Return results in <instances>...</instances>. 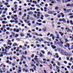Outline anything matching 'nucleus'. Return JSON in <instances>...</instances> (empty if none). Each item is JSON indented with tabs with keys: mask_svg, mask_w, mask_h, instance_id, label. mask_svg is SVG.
Segmentation results:
<instances>
[{
	"mask_svg": "<svg viewBox=\"0 0 73 73\" xmlns=\"http://www.w3.org/2000/svg\"><path fill=\"white\" fill-rule=\"evenodd\" d=\"M59 41H60L58 42V44L60 45V46H61V47H62V44H64V42H63L62 41V38H61L59 39Z\"/></svg>",
	"mask_w": 73,
	"mask_h": 73,
	"instance_id": "1",
	"label": "nucleus"
},
{
	"mask_svg": "<svg viewBox=\"0 0 73 73\" xmlns=\"http://www.w3.org/2000/svg\"><path fill=\"white\" fill-rule=\"evenodd\" d=\"M38 14L37 15L36 19H38L40 18V14L41 13L40 12H37Z\"/></svg>",
	"mask_w": 73,
	"mask_h": 73,
	"instance_id": "2",
	"label": "nucleus"
},
{
	"mask_svg": "<svg viewBox=\"0 0 73 73\" xmlns=\"http://www.w3.org/2000/svg\"><path fill=\"white\" fill-rule=\"evenodd\" d=\"M54 13V11H48V14H53V13Z\"/></svg>",
	"mask_w": 73,
	"mask_h": 73,
	"instance_id": "3",
	"label": "nucleus"
},
{
	"mask_svg": "<svg viewBox=\"0 0 73 73\" xmlns=\"http://www.w3.org/2000/svg\"><path fill=\"white\" fill-rule=\"evenodd\" d=\"M21 31V29L19 28V29H17L16 30V32H17V33H18L20 32V31Z\"/></svg>",
	"mask_w": 73,
	"mask_h": 73,
	"instance_id": "4",
	"label": "nucleus"
},
{
	"mask_svg": "<svg viewBox=\"0 0 73 73\" xmlns=\"http://www.w3.org/2000/svg\"><path fill=\"white\" fill-rule=\"evenodd\" d=\"M51 47H52V48L53 49H54L56 48V46L53 45H51Z\"/></svg>",
	"mask_w": 73,
	"mask_h": 73,
	"instance_id": "5",
	"label": "nucleus"
},
{
	"mask_svg": "<svg viewBox=\"0 0 73 73\" xmlns=\"http://www.w3.org/2000/svg\"><path fill=\"white\" fill-rule=\"evenodd\" d=\"M32 34L33 35H36V36H38V34L36 33H35V32L33 33Z\"/></svg>",
	"mask_w": 73,
	"mask_h": 73,
	"instance_id": "6",
	"label": "nucleus"
},
{
	"mask_svg": "<svg viewBox=\"0 0 73 73\" xmlns=\"http://www.w3.org/2000/svg\"><path fill=\"white\" fill-rule=\"evenodd\" d=\"M39 57H44V55L40 53L39 55Z\"/></svg>",
	"mask_w": 73,
	"mask_h": 73,
	"instance_id": "7",
	"label": "nucleus"
},
{
	"mask_svg": "<svg viewBox=\"0 0 73 73\" xmlns=\"http://www.w3.org/2000/svg\"><path fill=\"white\" fill-rule=\"evenodd\" d=\"M64 54L66 56H69V54H68L67 52H64Z\"/></svg>",
	"mask_w": 73,
	"mask_h": 73,
	"instance_id": "8",
	"label": "nucleus"
},
{
	"mask_svg": "<svg viewBox=\"0 0 73 73\" xmlns=\"http://www.w3.org/2000/svg\"><path fill=\"white\" fill-rule=\"evenodd\" d=\"M2 23L3 24H7V23H8V22H6L5 21H3L2 22Z\"/></svg>",
	"mask_w": 73,
	"mask_h": 73,
	"instance_id": "9",
	"label": "nucleus"
},
{
	"mask_svg": "<svg viewBox=\"0 0 73 73\" xmlns=\"http://www.w3.org/2000/svg\"><path fill=\"white\" fill-rule=\"evenodd\" d=\"M3 52H1V55H0V58L1 57H3Z\"/></svg>",
	"mask_w": 73,
	"mask_h": 73,
	"instance_id": "10",
	"label": "nucleus"
},
{
	"mask_svg": "<svg viewBox=\"0 0 73 73\" xmlns=\"http://www.w3.org/2000/svg\"><path fill=\"white\" fill-rule=\"evenodd\" d=\"M36 24H37V25H38L39 26H40L42 25V24L41 23H38L37 22H36Z\"/></svg>",
	"mask_w": 73,
	"mask_h": 73,
	"instance_id": "11",
	"label": "nucleus"
},
{
	"mask_svg": "<svg viewBox=\"0 0 73 73\" xmlns=\"http://www.w3.org/2000/svg\"><path fill=\"white\" fill-rule=\"evenodd\" d=\"M49 67L50 70H52V64L50 65Z\"/></svg>",
	"mask_w": 73,
	"mask_h": 73,
	"instance_id": "12",
	"label": "nucleus"
},
{
	"mask_svg": "<svg viewBox=\"0 0 73 73\" xmlns=\"http://www.w3.org/2000/svg\"><path fill=\"white\" fill-rule=\"evenodd\" d=\"M28 15H31L33 14V13L32 12H29V13H28Z\"/></svg>",
	"mask_w": 73,
	"mask_h": 73,
	"instance_id": "13",
	"label": "nucleus"
},
{
	"mask_svg": "<svg viewBox=\"0 0 73 73\" xmlns=\"http://www.w3.org/2000/svg\"><path fill=\"white\" fill-rule=\"evenodd\" d=\"M17 45V44L16 43H14L13 45V46L14 47H15V46H16Z\"/></svg>",
	"mask_w": 73,
	"mask_h": 73,
	"instance_id": "14",
	"label": "nucleus"
},
{
	"mask_svg": "<svg viewBox=\"0 0 73 73\" xmlns=\"http://www.w3.org/2000/svg\"><path fill=\"white\" fill-rule=\"evenodd\" d=\"M44 16L43 15H41V17H40V19L41 20H43L44 19Z\"/></svg>",
	"mask_w": 73,
	"mask_h": 73,
	"instance_id": "15",
	"label": "nucleus"
},
{
	"mask_svg": "<svg viewBox=\"0 0 73 73\" xmlns=\"http://www.w3.org/2000/svg\"><path fill=\"white\" fill-rule=\"evenodd\" d=\"M62 21L64 23H65L66 22V20L64 19V18H63L62 19Z\"/></svg>",
	"mask_w": 73,
	"mask_h": 73,
	"instance_id": "16",
	"label": "nucleus"
},
{
	"mask_svg": "<svg viewBox=\"0 0 73 73\" xmlns=\"http://www.w3.org/2000/svg\"><path fill=\"white\" fill-rule=\"evenodd\" d=\"M55 55L56 56V57L57 58H58L59 57V56L58 55V54L57 53H56L55 54Z\"/></svg>",
	"mask_w": 73,
	"mask_h": 73,
	"instance_id": "17",
	"label": "nucleus"
},
{
	"mask_svg": "<svg viewBox=\"0 0 73 73\" xmlns=\"http://www.w3.org/2000/svg\"><path fill=\"white\" fill-rule=\"evenodd\" d=\"M57 65L58 66H60V65H60V62H59L58 61H57Z\"/></svg>",
	"mask_w": 73,
	"mask_h": 73,
	"instance_id": "18",
	"label": "nucleus"
},
{
	"mask_svg": "<svg viewBox=\"0 0 73 73\" xmlns=\"http://www.w3.org/2000/svg\"><path fill=\"white\" fill-rule=\"evenodd\" d=\"M48 55H50V56H52V53H50V52H48Z\"/></svg>",
	"mask_w": 73,
	"mask_h": 73,
	"instance_id": "19",
	"label": "nucleus"
},
{
	"mask_svg": "<svg viewBox=\"0 0 73 73\" xmlns=\"http://www.w3.org/2000/svg\"><path fill=\"white\" fill-rule=\"evenodd\" d=\"M60 15H62V17H64V16H65L64 15V13H60Z\"/></svg>",
	"mask_w": 73,
	"mask_h": 73,
	"instance_id": "20",
	"label": "nucleus"
},
{
	"mask_svg": "<svg viewBox=\"0 0 73 73\" xmlns=\"http://www.w3.org/2000/svg\"><path fill=\"white\" fill-rule=\"evenodd\" d=\"M40 52H41V53H42V54H45V52H44V51L43 50H41L40 51Z\"/></svg>",
	"mask_w": 73,
	"mask_h": 73,
	"instance_id": "21",
	"label": "nucleus"
},
{
	"mask_svg": "<svg viewBox=\"0 0 73 73\" xmlns=\"http://www.w3.org/2000/svg\"><path fill=\"white\" fill-rule=\"evenodd\" d=\"M45 17H49L50 16L48 14H46L45 15Z\"/></svg>",
	"mask_w": 73,
	"mask_h": 73,
	"instance_id": "22",
	"label": "nucleus"
},
{
	"mask_svg": "<svg viewBox=\"0 0 73 73\" xmlns=\"http://www.w3.org/2000/svg\"><path fill=\"white\" fill-rule=\"evenodd\" d=\"M66 45L68 48H69V46H70V44H69V43H66Z\"/></svg>",
	"mask_w": 73,
	"mask_h": 73,
	"instance_id": "23",
	"label": "nucleus"
},
{
	"mask_svg": "<svg viewBox=\"0 0 73 73\" xmlns=\"http://www.w3.org/2000/svg\"><path fill=\"white\" fill-rule=\"evenodd\" d=\"M30 19H31V20H32L33 21H35V19H33V17H31L30 18Z\"/></svg>",
	"mask_w": 73,
	"mask_h": 73,
	"instance_id": "24",
	"label": "nucleus"
},
{
	"mask_svg": "<svg viewBox=\"0 0 73 73\" xmlns=\"http://www.w3.org/2000/svg\"><path fill=\"white\" fill-rule=\"evenodd\" d=\"M33 3H35V4H37V2H36V1H33Z\"/></svg>",
	"mask_w": 73,
	"mask_h": 73,
	"instance_id": "25",
	"label": "nucleus"
},
{
	"mask_svg": "<svg viewBox=\"0 0 73 73\" xmlns=\"http://www.w3.org/2000/svg\"><path fill=\"white\" fill-rule=\"evenodd\" d=\"M23 55H27V51H25V54H23Z\"/></svg>",
	"mask_w": 73,
	"mask_h": 73,
	"instance_id": "26",
	"label": "nucleus"
},
{
	"mask_svg": "<svg viewBox=\"0 0 73 73\" xmlns=\"http://www.w3.org/2000/svg\"><path fill=\"white\" fill-rule=\"evenodd\" d=\"M11 54H12V53L11 52H10L9 53L7 54V55H11Z\"/></svg>",
	"mask_w": 73,
	"mask_h": 73,
	"instance_id": "27",
	"label": "nucleus"
},
{
	"mask_svg": "<svg viewBox=\"0 0 73 73\" xmlns=\"http://www.w3.org/2000/svg\"><path fill=\"white\" fill-rule=\"evenodd\" d=\"M70 23L71 25H73V21H70Z\"/></svg>",
	"mask_w": 73,
	"mask_h": 73,
	"instance_id": "28",
	"label": "nucleus"
},
{
	"mask_svg": "<svg viewBox=\"0 0 73 73\" xmlns=\"http://www.w3.org/2000/svg\"><path fill=\"white\" fill-rule=\"evenodd\" d=\"M20 36L21 37H23V36H24L25 35L22 33H21L20 34Z\"/></svg>",
	"mask_w": 73,
	"mask_h": 73,
	"instance_id": "29",
	"label": "nucleus"
},
{
	"mask_svg": "<svg viewBox=\"0 0 73 73\" xmlns=\"http://www.w3.org/2000/svg\"><path fill=\"white\" fill-rule=\"evenodd\" d=\"M42 31H43V32H46V29H42Z\"/></svg>",
	"mask_w": 73,
	"mask_h": 73,
	"instance_id": "30",
	"label": "nucleus"
},
{
	"mask_svg": "<svg viewBox=\"0 0 73 73\" xmlns=\"http://www.w3.org/2000/svg\"><path fill=\"white\" fill-rule=\"evenodd\" d=\"M71 44L72 45H72L71 46V49L72 50V49H73V42L71 43Z\"/></svg>",
	"mask_w": 73,
	"mask_h": 73,
	"instance_id": "31",
	"label": "nucleus"
},
{
	"mask_svg": "<svg viewBox=\"0 0 73 73\" xmlns=\"http://www.w3.org/2000/svg\"><path fill=\"white\" fill-rule=\"evenodd\" d=\"M1 48H2V52H4V50H5L4 48V47H1Z\"/></svg>",
	"mask_w": 73,
	"mask_h": 73,
	"instance_id": "32",
	"label": "nucleus"
},
{
	"mask_svg": "<svg viewBox=\"0 0 73 73\" xmlns=\"http://www.w3.org/2000/svg\"><path fill=\"white\" fill-rule=\"evenodd\" d=\"M55 10H58V7H56L55 8Z\"/></svg>",
	"mask_w": 73,
	"mask_h": 73,
	"instance_id": "33",
	"label": "nucleus"
},
{
	"mask_svg": "<svg viewBox=\"0 0 73 73\" xmlns=\"http://www.w3.org/2000/svg\"><path fill=\"white\" fill-rule=\"evenodd\" d=\"M3 53L4 54V55H5V54L6 55H7V53L6 52H3Z\"/></svg>",
	"mask_w": 73,
	"mask_h": 73,
	"instance_id": "34",
	"label": "nucleus"
},
{
	"mask_svg": "<svg viewBox=\"0 0 73 73\" xmlns=\"http://www.w3.org/2000/svg\"><path fill=\"white\" fill-rule=\"evenodd\" d=\"M18 36H19V34H16V35L15 36V38H16V37H18Z\"/></svg>",
	"mask_w": 73,
	"mask_h": 73,
	"instance_id": "35",
	"label": "nucleus"
},
{
	"mask_svg": "<svg viewBox=\"0 0 73 73\" xmlns=\"http://www.w3.org/2000/svg\"><path fill=\"white\" fill-rule=\"evenodd\" d=\"M10 23H15V21L14 20H11L10 21Z\"/></svg>",
	"mask_w": 73,
	"mask_h": 73,
	"instance_id": "36",
	"label": "nucleus"
},
{
	"mask_svg": "<svg viewBox=\"0 0 73 73\" xmlns=\"http://www.w3.org/2000/svg\"><path fill=\"white\" fill-rule=\"evenodd\" d=\"M56 69L57 70H59V69H60V67H59L58 66H56Z\"/></svg>",
	"mask_w": 73,
	"mask_h": 73,
	"instance_id": "37",
	"label": "nucleus"
},
{
	"mask_svg": "<svg viewBox=\"0 0 73 73\" xmlns=\"http://www.w3.org/2000/svg\"><path fill=\"white\" fill-rule=\"evenodd\" d=\"M31 66H34V67H35L36 68V66L34 64H31Z\"/></svg>",
	"mask_w": 73,
	"mask_h": 73,
	"instance_id": "38",
	"label": "nucleus"
},
{
	"mask_svg": "<svg viewBox=\"0 0 73 73\" xmlns=\"http://www.w3.org/2000/svg\"><path fill=\"white\" fill-rule=\"evenodd\" d=\"M30 71H32V72H34V70L33 69H30Z\"/></svg>",
	"mask_w": 73,
	"mask_h": 73,
	"instance_id": "39",
	"label": "nucleus"
},
{
	"mask_svg": "<svg viewBox=\"0 0 73 73\" xmlns=\"http://www.w3.org/2000/svg\"><path fill=\"white\" fill-rule=\"evenodd\" d=\"M66 7H70V4H67L66 5Z\"/></svg>",
	"mask_w": 73,
	"mask_h": 73,
	"instance_id": "40",
	"label": "nucleus"
},
{
	"mask_svg": "<svg viewBox=\"0 0 73 73\" xmlns=\"http://www.w3.org/2000/svg\"><path fill=\"white\" fill-rule=\"evenodd\" d=\"M37 21H38V22H39V23H41V22L42 21L41 20L39 19Z\"/></svg>",
	"mask_w": 73,
	"mask_h": 73,
	"instance_id": "41",
	"label": "nucleus"
},
{
	"mask_svg": "<svg viewBox=\"0 0 73 73\" xmlns=\"http://www.w3.org/2000/svg\"><path fill=\"white\" fill-rule=\"evenodd\" d=\"M62 54H64V50H62Z\"/></svg>",
	"mask_w": 73,
	"mask_h": 73,
	"instance_id": "42",
	"label": "nucleus"
},
{
	"mask_svg": "<svg viewBox=\"0 0 73 73\" xmlns=\"http://www.w3.org/2000/svg\"><path fill=\"white\" fill-rule=\"evenodd\" d=\"M33 15L34 17H36V18L37 17L36 16V14H34Z\"/></svg>",
	"mask_w": 73,
	"mask_h": 73,
	"instance_id": "43",
	"label": "nucleus"
},
{
	"mask_svg": "<svg viewBox=\"0 0 73 73\" xmlns=\"http://www.w3.org/2000/svg\"><path fill=\"white\" fill-rule=\"evenodd\" d=\"M34 60H35L36 61H37V60H38V58H34Z\"/></svg>",
	"mask_w": 73,
	"mask_h": 73,
	"instance_id": "44",
	"label": "nucleus"
},
{
	"mask_svg": "<svg viewBox=\"0 0 73 73\" xmlns=\"http://www.w3.org/2000/svg\"><path fill=\"white\" fill-rule=\"evenodd\" d=\"M61 17V15H60V14L58 15V18H60Z\"/></svg>",
	"mask_w": 73,
	"mask_h": 73,
	"instance_id": "45",
	"label": "nucleus"
},
{
	"mask_svg": "<svg viewBox=\"0 0 73 73\" xmlns=\"http://www.w3.org/2000/svg\"><path fill=\"white\" fill-rule=\"evenodd\" d=\"M52 40H54V38H55L54 37V36H52Z\"/></svg>",
	"mask_w": 73,
	"mask_h": 73,
	"instance_id": "46",
	"label": "nucleus"
},
{
	"mask_svg": "<svg viewBox=\"0 0 73 73\" xmlns=\"http://www.w3.org/2000/svg\"><path fill=\"white\" fill-rule=\"evenodd\" d=\"M7 12V11H4L2 13V14H5Z\"/></svg>",
	"mask_w": 73,
	"mask_h": 73,
	"instance_id": "47",
	"label": "nucleus"
},
{
	"mask_svg": "<svg viewBox=\"0 0 73 73\" xmlns=\"http://www.w3.org/2000/svg\"><path fill=\"white\" fill-rule=\"evenodd\" d=\"M70 29L68 28V30H67V32H69L70 31Z\"/></svg>",
	"mask_w": 73,
	"mask_h": 73,
	"instance_id": "48",
	"label": "nucleus"
},
{
	"mask_svg": "<svg viewBox=\"0 0 73 73\" xmlns=\"http://www.w3.org/2000/svg\"><path fill=\"white\" fill-rule=\"evenodd\" d=\"M24 21H25V23H26L27 22V20L26 19H25L24 20Z\"/></svg>",
	"mask_w": 73,
	"mask_h": 73,
	"instance_id": "49",
	"label": "nucleus"
},
{
	"mask_svg": "<svg viewBox=\"0 0 73 73\" xmlns=\"http://www.w3.org/2000/svg\"><path fill=\"white\" fill-rule=\"evenodd\" d=\"M36 62L39 64H40V63L39 62V61H38V60H36Z\"/></svg>",
	"mask_w": 73,
	"mask_h": 73,
	"instance_id": "50",
	"label": "nucleus"
},
{
	"mask_svg": "<svg viewBox=\"0 0 73 73\" xmlns=\"http://www.w3.org/2000/svg\"><path fill=\"white\" fill-rule=\"evenodd\" d=\"M23 59H24L23 58H21L20 60H21V62H22L23 60Z\"/></svg>",
	"mask_w": 73,
	"mask_h": 73,
	"instance_id": "51",
	"label": "nucleus"
},
{
	"mask_svg": "<svg viewBox=\"0 0 73 73\" xmlns=\"http://www.w3.org/2000/svg\"><path fill=\"white\" fill-rule=\"evenodd\" d=\"M5 5H8V3H5Z\"/></svg>",
	"mask_w": 73,
	"mask_h": 73,
	"instance_id": "52",
	"label": "nucleus"
},
{
	"mask_svg": "<svg viewBox=\"0 0 73 73\" xmlns=\"http://www.w3.org/2000/svg\"><path fill=\"white\" fill-rule=\"evenodd\" d=\"M6 26L5 25H3V28H5Z\"/></svg>",
	"mask_w": 73,
	"mask_h": 73,
	"instance_id": "53",
	"label": "nucleus"
},
{
	"mask_svg": "<svg viewBox=\"0 0 73 73\" xmlns=\"http://www.w3.org/2000/svg\"><path fill=\"white\" fill-rule=\"evenodd\" d=\"M6 29L8 31H9V29H10V28H9V27H7V28Z\"/></svg>",
	"mask_w": 73,
	"mask_h": 73,
	"instance_id": "54",
	"label": "nucleus"
},
{
	"mask_svg": "<svg viewBox=\"0 0 73 73\" xmlns=\"http://www.w3.org/2000/svg\"><path fill=\"white\" fill-rule=\"evenodd\" d=\"M73 7V4H70V7Z\"/></svg>",
	"mask_w": 73,
	"mask_h": 73,
	"instance_id": "55",
	"label": "nucleus"
},
{
	"mask_svg": "<svg viewBox=\"0 0 73 73\" xmlns=\"http://www.w3.org/2000/svg\"><path fill=\"white\" fill-rule=\"evenodd\" d=\"M22 13L21 12H19V15H22Z\"/></svg>",
	"mask_w": 73,
	"mask_h": 73,
	"instance_id": "56",
	"label": "nucleus"
},
{
	"mask_svg": "<svg viewBox=\"0 0 73 73\" xmlns=\"http://www.w3.org/2000/svg\"><path fill=\"white\" fill-rule=\"evenodd\" d=\"M36 46L37 47L39 48V47H40V44H37Z\"/></svg>",
	"mask_w": 73,
	"mask_h": 73,
	"instance_id": "57",
	"label": "nucleus"
},
{
	"mask_svg": "<svg viewBox=\"0 0 73 73\" xmlns=\"http://www.w3.org/2000/svg\"><path fill=\"white\" fill-rule=\"evenodd\" d=\"M65 40L66 42H68V39H65Z\"/></svg>",
	"mask_w": 73,
	"mask_h": 73,
	"instance_id": "58",
	"label": "nucleus"
},
{
	"mask_svg": "<svg viewBox=\"0 0 73 73\" xmlns=\"http://www.w3.org/2000/svg\"><path fill=\"white\" fill-rule=\"evenodd\" d=\"M34 54H33L31 56V58H33V57H34Z\"/></svg>",
	"mask_w": 73,
	"mask_h": 73,
	"instance_id": "59",
	"label": "nucleus"
},
{
	"mask_svg": "<svg viewBox=\"0 0 73 73\" xmlns=\"http://www.w3.org/2000/svg\"><path fill=\"white\" fill-rule=\"evenodd\" d=\"M36 67H35L33 68V69L35 71L36 70Z\"/></svg>",
	"mask_w": 73,
	"mask_h": 73,
	"instance_id": "60",
	"label": "nucleus"
},
{
	"mask_svg": "<svg viewBox=\"0 0 73 73\" xmlns=\"http://www.w3.org/2000/svg\"><path fill=\"white\" fill-rule=\"evenodd\" d=\"M29 72L28 70H25V72Z\"/></svg>",
	"mask_w": 73,
	"mask_h": 73,
	"instance_id": "61",
	"label": "nucleus"
},
{
	"mask_svg": "<svg viewBox=\"0 0 73 73\" xmlns=\"http://www.w3.org/2000/svg\"><path fill=\"white\" fill-rule=\"evenodd\" d=\"M5 17V15H2V17Z\"/></svg>",
	"mask_w": 73,
	"mask_h": 73,
	"instance_id": "62",
	"label": "nucleus"
},
{
	"mask_svg": "<svg viewBox=\"0 0 73 73\" xmlns=\"http://www.w3.org/2000/svg\"><path fill=\"white\" fill-rule=\"evenodd\" d=\"M17 72H21V70H18V71H17Z\"/></svg>",
	"mask_w": 73,
	"mask_h": 73,
	"instance_id": "63",
	"label": "nucleus"
},
{
	"mask_svg": "<svg viewBox=\"0 0 73 73\" xmlns=\"http://www.w3.org/2000/svg\"><path fill=\"white\" fill-rule=\"evenodd\" d=\"M64 62L65 64H67V62H66V61H64Z\"/></svg>",
	"mask_w": 73,
	"mask_h": 73,
	"instance_id": "64",
	"label": "nucleus"
}]
</instances>
